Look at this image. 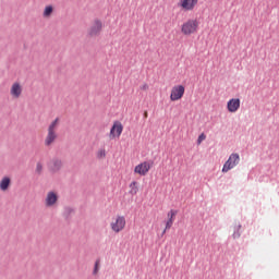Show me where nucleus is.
Instances as JSON below:
<instances>
[{"instance_id":"21","label":"nucleus","mask_w":279,"mask_h":279,"mask_svg":"<svg viewBox=\"0 0 279 279\" xmlns=\"http://www.w3.org/2000/svg\"><path fill=\"white\" fill-rule=\"evenodd\" d=\"M35 173H36L37 175H43V162L38 161V162L36 163Z\"/></svg>"},{"instance_id":"5","label":"nucleus","mask_w":279,"mask_h":279,"mask_svg":"<svg viewBox=\"0 0 279 279\" xmlns=\"http://www.w3.org/2000/svg\"><path fill=\"white\" fill-rule=\"evenodd\" d=\"M184 86L183 85H177L172 87L170 99L171 101H178L184 97Z\"/></svg>"},{"instance_id":"9","label":"nucleus","mask_w":279,"mask_h":279,"mask_svg":"<svg viewBox=\"0 0 279 279\" xmlns=\"http://www.w3.org/2000/svg\"><path fill=\"white\" fill-rule=\"evenodd\" d=\"M240 108H241V99L239 98H231L227 102V110L229 112H236V110H239Z\"/></svg>"},{"instance_id":"24","label":"nucleus","mask_w":279,"mask_h":279,"mask_svg":"<svg viewBox=\"0 0 279 279\" xmlns=\"http://www.w3.org/2000/svg\"><path fill=\"white\" fill-rule=\"evenodd\" d=\"M98 265H99V263L96 262V263H95V267H94V271H93L94 275L99 271V266H98Z\"/></svg>"},{"instance_id":"25","label":"nucleus","mask_w":279,"mask_h":279,"mask_svg":"<svg viewBox=\"0 0 279 279\" xmlns=\"http://www.w3.org/2000/svg\"><path fill=\"white\" fill-rule=\"evenodd\" d=\"M167 230H168V229H167V227H166L165 230L162 231V234H165V233L167 232Z\"/></svg>"},{"instance_id":"13","label":"nucleus","mask_w":279,"mask_h":279,"mask_svg":"<svg viewBox=\"0 0 279 279\" xmlns=\"http://www.w3.org/2000/svg\"><path fill=\"white\" fill-rule=\"evenodd\" d=\"M58 138V134H56V131H48V134L45 140L46 147H49Z\"/></svg>"},{"instance_id":"1","label":"nucleus","mask_w":279,"mask_h":279,"mask_svg":"<svg viewBox=\"0 0 279 279\" xmlns=\"http://www.w3.org/2000/svg\"><path fill=\"white\" fill-rule=\"evenodd\" d=\"M197 27H199V22H197V20H189L182 24L181 32L184 36H191V34L197 32Z\"/></svg>"},{"instance_id":"10","label":"nucleus","mask_w":279,"mask_h":279,"mask_svg":"<svg viewBox=\"0 0 279 279\" xmlns=\"http://www.w3.org/2000/svg\"><path fill=\"white\" fill-rule=\"evenodd\" d=\"M58 202V194L53 191L48 192L46 196V206L51 207L54 206Z\"/></svg>"},{"instance_id":"18","label":"nucleus","mask_w":279,"mask_h":279,"mask_svg":"<svg viewBox=\"0 0 279 279\" xmlns=\"http://www.w3.org/2000/svg\"><path fill=\"white\" fill-rule=\"evenodd\" d=\"M241 223H239L238 226L234 227V230H233V239H241Z\"/></svg>"},{"instance_id":"15","label":"nucleus","mask_w":279,"mask_h":279,"mask_svg":"<svg viewBox=\"0 0 279 279\" xmlns=\"http://www.w3.org/2000/svg\"><path fill=\"white\" fill-rule=\"evenodd\" d=\"M197 1L198 0H183L181 5L184 10H193V8L197 5Z\"/></svg>"},{"instance_id":"20","label":"nucleus","mask_w":279,"mask_h":279,"mask_svg":"<svg viewBox=\"0 0 279 279\" xmlns=\"http://www.w3.org/2000/svg\"><path fill=\"white\" fill-rule=\"evenodd\" d=\"M50 14H53V7L52 5H47L44 10V16H49Z\"/></svg>"},{"instance_id":"23","label":"nucleus","mask_w":279,"mask_h":279,"mask_svg":"<svg viewBox=\"0 0 279 279\" xmlns=\"http://www.w3.org/2000/svg\"><path fill=\"white\" fill-rule=\"evenodd\" d=\"M206 140V135L203 133L198 136L197 138V143H202V141H205Z\"/></svg>"},{"instance_id":"17","label":"nucleus","mask_w":279,"mask_h":279,"mask_svg":"<svg viewBox=\"0 0 279 279\" xmlns=\"http://www.w3.org/2000/svg\"><path fill=\"white\" fill-rule=\"evenodd\" d=\"M130 186V195L134 196L136 195V193H138V182L136 181H133L131 182V184L129 185Z\"/></svg>"},{"instance_id":"22","label":"nucleus","mask_w":279,"mask_h":279,"mask_svg":"<svg viewBox=\"0 0 279 279\" xmlns=\"http://www.w3.org/2000/svg\"><path fill=\"white\" fill-rule=\"evenodd\" d=\"M97 158H99V159L106 158V149L98 150Z\"/></svg>"},{"instance_id":"16","label":"nucleus","mask_w":279,"mask_h":279,"mask_svg":"<svg viewBox=\"0 0 279 279\" xmlns=\"http://www.w3.org/2000/svg\"><path fill=\"white\" fill-rule=\"evenodd\" d=\"M75 213V209L72 207H64L63 217L65 221H69L71 219V215Z\"/></svg>"},{"instance_id":"4","label":"nucleus","mask_w":279,"mask_h":279,"mask_svg":"<svg viewBox=\"0 0 279 279\" xmlns=\"http://www.w3.org/2000/svg\"><path fill=\"white\" fill-rule=\"evenodd\" d=\"M64 166V163L62 162V159L58 158V157H53L47 165L48 170L50 171V173H58L59 171L62 170V167Z\"/></svg>"},{"instance_id":"8","label":"nucleus","mask_w":279,"mask_h":279,"mask_svg":"<svg viewBox=\"0 0 279 279\" xmlns=\"http://www.w3.org/2000/svg\"><path fill=\"white\" fill-rule=\"evenodd\" d=\"M151 169V165L149 162L144 161L140 165H137L134 169L135 173H138V175H147L149 173V170Z\"/></svg>"},{"instance_id":"11","label":"nucleus","mask_w":279,"mask_h":279,"mask_svg":"<svg viewBox=\"0 0 279 279\" xmlns=\"http://www.w3.org/2000/svg\"><path fill=\"white\" fill-rule=\"evenodd\" d=\"M21 93H23V88L21 87V84L14 83L11 87L12 97H15L16 99H19V97H21Z\"/></svg>"},{"instance_id":"7","label":"nucleus","mask_w":279,"mask_h":279,"mask_svg":"<svg viewBox=\"0 0 279 279\" xmlns=\"http://www.w3.org/2000/svg\"><path fill=\"white\" fill-rule=\"evenodd\" d=\"M121 134H123V124H121L120 121H116L110 129L109 137L117 138V136H118V138H119V136H121Z\"/></svg>"},{"instance_id":"3","label":"nucleus","mask_w":279,"mask_h":279,"mask_svg":"<svg viewBox=\"0 0 279 279\" xmlns=\"http://www.w3.org/2000/svg\"><path fill=\"white\" fill-rule=\"evenodd\" d=\"M101 29H104V22L96 19L88 29V36H90V38H95V36H99L101 34Z\"/></svg>"},{"instance_id":"19","label":"nucleus","mask_w":279,"mask_h":279,"mask_svg":"<svg viewBox=\"0 0 279 279\" xmlns=\"http://www.w3.org/2000/svg\"><path fill=\"white\" fill-rule=\"evenodd\" d=\"M60 122V118H56L50 125L48 126V132H56V128L58 123Z\"/></svg>"},{"instance_id":"12","label":"nucleus","mask_w":279,"mask_h":279,"mask_svg":"<svg viewBox=\"0 0 279 279\" xmlns=\"http://www.w3.org/2000/svg\"><path fill=\"white\" fill-rule=\"evenodd\" d=\"M175 215H178V210H173L171 209L169 213H168V220L166 222V230H171V227L173 226V217H175Z\"/></svg>"},{"instance_id":"26","label":"nucleus","mask_w":279,"mask_h":279,"mask_svg":"<svg viewBox=\"0 0 279 279\" xmlns=\"http://www.w3.org/2000/svg\"><path fill=\"white\" fill-rule=\"evenodd\" d=\"M145 88H147V85H144V86H143V89H145Z\"/></svg>"},{"instance_id":"14","label":"nucleus","mask_w":279,"mask_h":279,"mask_svg":"<svg viewBox=\"0 0 279 279\" xmlns=\"http://www.w3.org/2000/svg\"><path fill=\"white\" fill-rule=\"evenodd\" d=\"M12 184V179L10 177H3L0 181V191H8Z\"/></svg>"},{"instance_id":"6","label":"nucleus","mask_w":279,"mask_h":279,"mask_svg":"<svg viewBox=\"0 0 279 279\" xmlns=\"http://www.w3.org/2000/svg\"><path fill=\"white\" fill-rule=\"evenodd\" d=\"M110 226L113 232H121L125 228V216H117L116 221L111 222Z\"/></svg>"},{"instance_id":"2","label":"nucleus","mask_w":279,"mask_h":279,"mask_svg":"<svg viewBox=\"0 0 279 279\" xmlns=\"http://www.w3.org/2000/svg\"><path fill=\"white\" fill-rule=\"evenodd\" d=\"M239 162H241V156H239L238 153H232L222 167V173H228V171L234 169Z\"/></svg>"}]
</instances>
